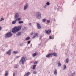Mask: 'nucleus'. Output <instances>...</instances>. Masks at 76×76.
<instances>
[{"label":"nucleus","instance_id":"nucleus-1","mask_svg":"<svg viewBox=\"0 0 76 76\" xmlns=\"http://www.w3.org/2000/svg\"><path fill=\"white\" fill-rule=\"evenodd\" d=\"M21 28H22V25H20L19 26L14 27L12 29V32L13 33H16L21 29Z\"/></svg>","mask_w":76,"mask_h":76},{"label":"nucleus","instance_id":"nucleus-2","mask_svg":"<svg viewBox=\"0 0 76 76\" xmlns=\"http://www.w3.org/2000/svg\"><path fill=\"white\" fill-rule=\"evenodd\" d=\"M27 60V58L25 56H23L21 58V60L20 61V63H21L22 64H24L25 61H26Z\"/></svg>","mask_w":76,"mask_h":76},{"label":"nucleus","instance_id":"nucleus-3","mask_svg":"<svg viewBox=\"0 0 76 76\" xmlns=\"http://www.w3.org/2000/svg\"><path fill=\"white\" fill-rule=\"evenodd\" d=\"M36 16L37 18L39 19L41 17V15L40 12H37L36 14Z\"/></svg>","mask_w":76,"mask_h":76},{"label":"nucleus","instance_id":"nucleus-4","mask_svg":"<svg viewBox=\"0 0 76 76\" xmlns=\"http://www.w3.org/2000/svg\"><path fill=\"white\" fill-rule=\"evenodd\" d=\"M12 34L11 33V32H10L8 33L7 34L5 35V38H9L12 37Z\"/></svg>","mask_w":76,"mask_h":76},{"label":"nucleus","instance_id":"nucleus-5","mask_svg":"<svg viewBox=\"0 0 76 76\" xmlns=\"http://www.w3.org/2000/svg\"><path fill=\"white\" fill-rule=\"evenodd\" d=\"M28 4L27 3H26L25 5L24 6V7L23 10H26V9L28 8Z\"/></svg>","mask_w":76,"mask_h":76},{"label":"nucleus","instance_id":"nucleus-6","mask_svg":"<svg viewBox=\"0 0 76 76\" xmlns=\"http://www.w3.org/2000/svg\"><path fill=\"white\" fill-rule=\"evenodd\" d=\"M6 54H8L9 56L11 55V49L9 50V51L7 52Z\"/></svg>","mask_w":76,"mask_h":76},{"label":"nucleus","instance_id":"nucleus-7","mask_svg":"<svg viewBox=\"0 0 76 76\" xmlns=\"http://www.w3.org/2000/svg\"><path fill=\"white\" fill-rule=\"evenodd\" d=\"M14 16L15 18H19V14L18 13H16L15 14Z\"/></svg>","mask_w":76,"mask_h":76},{"label":"nucleus","instance_id":"nucleus-8","mask_svg":"<svg viewBox=\"0 0 76 76\" xmlns=\"http://www.w3.org/2000/svg\"><path fill=\"white\" fill-rule=\"evenodd\" d=\"M52 57L53 56V53H51L49 54H48L46 55V57H50L51 56Z\"/></svg>","mask_w":76,"mask_h":76},{"label":"nucleus","instance_id":"nucleus-9","mask_svg":"<svg viewBox=\"0 0 76 76\" xmlns=\"http://www.w3.org/2000/svg\"><path fill=\"white\" fill-rule=\"evenodd\" d=\"M37 26L38 29H40V28H41V25H40V24L38 23H37Z\"/></svg>","mask_w":76,"mask_h":76},{"label":"nucleus","instance_id":"nucleus-10","mask_svg":"<svg viewBox=\"0 0 76 76\" xmlns=\"http://www.w3.org/2000/svg\"><path fill=\"white\" fill-rule=\"evenodd\" d=\"M38 35V33H36L34 35V36H33V38L34 39V38H35L36 37H37Z\"/></svg>","mask_w":76,"mask_h":76},{"label":"nucleus","instance_id":"nucleus-11","mask_svg":"<svg viewBox=\"0 0 76 76\" xmlns=\"http://www.w3.org/2000/svg\"><path fill=\"white\" fill-rule=\"evenodd\" d=\"M51 30H48V31H46V33L47 34H50L51 33Z\"/></svg>","mask_w":76,"mask_h":76},{"label":"nucleus","instance_id":"nucleus-12","mask_svg":"<svg viewBox=\"0 0 76 76\" xmlns=\"http://www.w3.org/2000/svg\"><path fill=\"white\" fill-rule=\"evenodd\" d=\"M21 35V32H18L16 34L17 36H20Z\"/></svg>","mask_w":76,"mask_h":76},{"label":"nucleus","instance_id":"nucleus-13","mask_svg":"<svg viewBox=\"0 0 76 76\" xmlns=\"http://www.w3.org/2000/svg\"><path fill=\"white\" fill-rule=\"evenodd\" d=\"M54 74L55 75H57V70L55 69L54 70Z\"/></svg>","mask_w":76,"mask_h":76},{"label":"nucleus","instance_id":"nucleus-14","mask_svg":"<svg viewBox=\"0 0 76 76\" xmlns=\"http://www.w3.org/2000/svg\"><path fill=\"white\" fill-rule=\"evenodd\" d=\"M16 22H17V20L15 19L14 21H13L12 22V24H15V23H16Z\"/></svg>","mask_w":76,"mask_h":76},{"label":"nucleus","instance_id":"nucleus-15","mask_svg":"<svg viewBox=\"0 0 76 76\" xmlns=\"http://www.w3.org/2000/svg\"><path fill=\"white\" fill-rule=\"evenodd\" d=\"M29 75H30V72H27L25 74L24 76H28Z\"/></svg>","mask_w":76,"mask_h":76},{"label":"nucleus","instance_id":"nucleus-16","mask_svg":"<svg viewBox=\"0 0 76 76\" xmlns=\"http://www.w3.org/2000/svg\"><path fill=\"white\" fill-rule=\"evenodd\" d=\"M5 76H8V71H6L5 73L4 74Z\"/></svg>","mask_w":76,"mask_h":76},{"label":"nucleus","instance_id":"nucleus-17","mask_svg":"<svg viewBox=\"0 0 76 76\" xmlns=\"http://www.w3.org/2000/svg\"><path fill=\"white\" fill-rule=\"evenodd\" d=\"M52 54L54 56H55V57H57V53L54 52Z\"/></svg>","mask_w":76,"mask_h":76},{"label":"nucleus","instance_id":"nucleus-18","mask_svg":"<svg viewBox=\"0 0 76 76\" xmlns=\"http://www.w3.org/2000/svg\"><path fill=\"white\" fill-rule=\"evenodd\" d=\"M58 66L59 67H61V63L60 62V61H58Z\"/></svg>","mask_w":76,"mask_h":76},{"label":"nucleus","instance_id":"nucleus-19","mask_svg":"<svg viewBox=\"0 0 76 76\" xmlns=\"http://www.w3.org/2000/svg\"><path fill=\"white\" fill-rule=\"evenodd\" d=\"M23 23V21H19L18 22V23H19V24H21Z\"/></svg>","mask_w":76,"mask_h":76},{"label":"nucleus","instance_id":"nucleus-20","mask_svg":"<svg viewBox=\"0 0 76 76\" xmlns=\"http://www.w3.org/2000/svg\"><path fill=\"white\" fill-rule=\"evenodd\" d=\"M16 19L17 20V21H18H18H19V20H21V18H18Z\"/></svg>","mask_w":76,"mask_h":76},{"label":"nucleus","instance_id":"nucleus-21","mask_svg":"<svg viewBox=\"0 0 76 76\" xmlns=\"http://www.w3.org/2000/svg\"><path fill=\"white\" fill-rule=\"evenodd\" d=\"M50 2H48L46 3V5H47V6H49L50 5Z\"/></svg>","mask_w":76,"mask_h":76},{"label":"nucleus","instance_id":"nucleus-22","mask_svg":"<svg viewBox=\"0 0 76 76\" xmlns=\"http://www.w3.org/2000/svg\"><path fill=\"white\" fill-rule=\"evenodd\" d=\"M37 54H38V53L37 54L36 53H34L32 55L33 57H35L36 56Z\"/></svg>","mask_w":76,"mask_h":76},{"label":"nucleus","instance_id":"nucleus-23","mask_svg":"<svg viewBox=\"0 0 76 76\" xmlns=\"http://www.w3.org/2000/svg\"><path fill=\"white\" fill-rule=\"evenodd\" d=\"M30 39V37H27L26 38V40H29Z\"/></svg>","mask_w":76,"mask_h":76},{"label":"nucleus","instance_id":"nucleus-24","mask_svg":"<svg viewBox=\"0 0 76 76\" xmlns=\"http://www.w3.org/2000/svg\"><path fill=\"white\" fill-rule=\"evenodd\" d=\"M64 67L63 68V70H65L66 69V65H64Z\"/></svg>","mask_w":76,"mask_h":76},{"label":"nucleus","instance_id":"nucleus-25","mask_svg":"<svg viewBox=\"0 0 76 76\" xmlns=\"http://www.w3.org/2000/svg\"><path fill=\"white\" fill-rule=\"evenodd\" d=\"M48 6H47V5H45V6H43V8H44V9H45L46 8H47V7H48Z\"/></svg>","mask_w":76,"mask_h":76},{"label":"nucleus","instance_id":"nucleus-26","mask_svg":"<svg viewBox=\"0 0 76 76\" xmlns=\"http://www.w3.org/2000/svg\"><path fill=\"white\" fill-rule=\"evenodd\" d=\"M18 53V51H13V53H14V54H17Z\"/></svg>","mask_w":76,"mask_h":76},{"label":"nucleus","instance_id":"nucleus-27","mask_svg":"<svg viewBox=\"0 0 76 76\" xmlns=\"http://www.w3.org/2000/svg\"><path fill=\"white\" fill-rule=\"evenodd\" d=\"M68 62H69V59L68 58H67L66 60V63H68Z\"/></svg>","mask_w":76,"mask_h":76},{"label":"nucleus","instance_id":"nucleus-28","mask_svg":"<svg viewBox=\"0 0 76 76\" xmlns=\"http://www.w3.org/2000/svg\"><path fill=\"white\" fill-rule=\"evenodd\" d=\"M42 22H45L46 21V19H44L42 20Z\"/></svg>","mask_w":76,"mask_h":76},{"label":"nucleus","instance_id":"nucleus-29","mask_svg":"<svg viewBox=\"0 0 76 76\" xmlns=\"http://www.w3.org/2000/svg\"><path fill=\"white\" fill-rule=\"evenodd\" d=\"M18 67H19V65H17L15 66L14 68H18Z\"/></svg>","mask_w":76,"mask_h":76},{"label":"nucleus","instance_id":"nucleus-30","mask_svg":"<svg viewBox=\"0 0 76 76\" xmlns=\"http://www.w3.org/2000/svg\"><path fill=\"white\" fill-rule=\"evenodd\" d=\"M4 20V18H1L0 20V21L1 22V21H2V20Z\"/></svg>","mask_w":76,"mask_h":76},{"label":"nucleus","instance_id":"nucleus-31","mask_svg":"<svg viewBox=\"0 0 76 76\" xmlns=\"http://www.w3.org/2000/svg\"><path fill=\"white\" fill-rule=\"evenodd\" d=\"M75 74V72H74V73H72V74L71 76H74Z\"/></svg>","mask_w":76,"mask_h":76},{"label":"nucleus","instance_id":"nucleus-32","mask_svg":"<svg viewBox=\"0 0 76 76\" xmlns=\"http://www.w3.org/2000/svg\"><path fill=\"white\" fill-rule=\"evenodd\" d=\"M35 67H36V65H34L33 66V69H35Z\"/></svg>","mask_w":76,"mask_h":76},{"label":"nucleus","instance_id":"nucleus-33","mask_svg":"<svg viewBox=\"0 0 76 76\" xmlns=\"http://www.w3.org/2000/svg\"><path fill=\"white\" fill-rule=\"evenodd\" d=\"M53 36H50L49 37V38L50 39H53V38H52Z\"/></svg>","mask_w":76,"mask_h":76},{"label":"nucleus","instance_id":"nucleus-34","mask_svg":"<svg viewBox=\"0 0 76 76\" xmlns=\"http://www.w3.org/2000/svg\"><path fill=\"white\" fill-rule=\"evenodd\" d=\"M38 63V61H36L35 62H34V64H37Z\"/></svg>","mask_w":76,"mask_h":76},{"label":"nucleus","instance_id":"nucleus-35","mask_svg":"<svg viewBox=\"0 0 76 76\" xmlns=\"http://www.w3.org/2000/svg\"><path fill=\"white\" fill-rule=\"evenodd\" d=\"M37 72L36 71H34L33 72V74H37Z\"/></svg>","mask_w":76,"mask_h":76},{"label":"nucleus","instance_id":"nucleus-36","mask_svg":"<svg viewBox=\"0 0 76 76\" xmlns=\"http://www.w3.org/2000/svg\"><path fill=\"white\" fill-rule=\"evenodd\" d=\"M47 22L48 23L50 22V20H47Z\"/></svg>","mask_w":76,"mask_h":76},{"label":"nucleus","instance_id":"nucleus-37","mask_svg":"<svg viewBox=\"0 0 76 76\" xmlns=\"http://www.w3.org/2000/svg\"><path fill=\"white\" fill-rule=\"evenodd\" d=\"M30 43H31V41H28V44H30Z\"/></svg>","mask_w":76,"mask_h":76},{"label":"nucleus","instance_id":"nucleus-38","mask_svg":"<svg viewBox=\"0 0 76 76\" xmlns=\"http://www.w3.org/2000/svg\"><path fill=\"white\" fill-rule=\"evenodd\" d=\"M20 56H17L16 57V58H19V57H20Z\"/></svg>","mask_w":76,"mask_h":76},{"label":"nucleus","instance_id":"nucleus-39","mask_svg":"<svg viewBox=\"0 0 76 76\" xmlns=\"http://www.w3.org/2000/svg\"><path fill=\"white\" fill-rule=\"evenodd\" d=\"M13 76H16V74H15V73L13 74Z\"/></svg>","mask_w":76,"mask_h":76},{"label":"nucleus","instance_id":"nucleus-40","mask_svg":"<svg viewBox=\"0 0 76 76\" xmlns=\"http://www.w3.org/2000/svg\"><path fill=\"white\" fill-rule=\"evenodd\" d=\"M19 46H22V44H20L19 45Z\"/></svg>","mask_w":76,"mask_h":76},{"label":"nucleus","instance_id":"nucleus-41","mask_svg":"<svg viewBox=\"0 0 76 76\" xmlns=\"http://www.w3.org/2000/svg\"><path fill=\"white\" fill-rule=\"evenodd\" d=\"M23 29L24 30H25L26 29V27H24Z\"/></svg>","mask_w":76,"mask_h":76},{"label":"nucleus","instance_id":"nucleus-42","mask_svg":"<svg viewBox=\"0 0 76 76\" xmlns=\"http://www.w3.org/2000/svg\"><path fill=\"white\" fill-rule=\"evenodd\" d=\"M29 25L30 26H31V23H29Z\"/></svg>","mask_w":76,"mask_h":76},{"label":"nucleus","instance_id":"nucleus-43","mask_svg":"<svg viewBox=\"0 0 76 76\" xmlns=\"http://www.w3.org/2000/svg\"><path fill=\"white\" fill-rule=\"evenodd\" d=\"M1 30V27L0 26V31Z\"/></svg>","mask_w":76,"mask_h":76},{"label":"nucleus","instance_id":"nucleus-44","mask_svg":"<svg viewBox=\"0 0 76 76\" xmlns=\"http://www.w3.org/2000/svg\"><path fill=\"white\" fill-rule=\"evenodd\" d=\"M33 33H31V35H33Z\"/></svg>","mask_w":76,"mask_h":76},{"label":"nucleus","instance_id":"nucleus-45","mask_svg":"<svg viewBox=\"0 0 76 76\" xmlns=\"http://www.w3.org/2000/svg\"><path fill=\"white\" fill-rule=\"evenodd\" d=\"M50 73V71L49 72V73Z\"/></svg>","mask_w":76,"mask_h":76},{"label":"nucleus","instance_id":"nucleus-46","mask_svg":"<svg viewBox=\"0 0 76 76\" xmlns=\"http://www.w3.org/2000/svg\"><path fill=\"white\" fill-rule=\"evenodd\" d=\"M45 31H46V30H45Z\"/></svg>","mask_w":76,"mask_h":76}]
</instances>
